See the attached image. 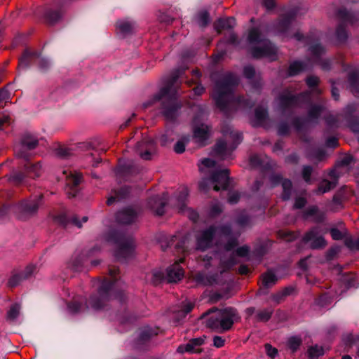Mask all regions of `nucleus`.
Here are the masks:
<instances>
[{
	"instance_id": "17",
	"label": "nucleus",
	"mask_w": 359,
	"mask_h": 359,
	"mask_svg": "<svg viewBox=\"0 0 359 359\" xmlns=\"http://www.w3.org/2000/svg\"><path fill=\"white\" fill-rule=\"evenodd\" d=\"M168 196L167 194H163L161 196H156L149 199L147 202L148 208L153 213L156 215H163L164 208L167 203Z\"/></svg>"
},
{
	"instance_id": "31",
	"label": "nucleus",
	"mask_w": 359,
	"mask_h": 359,
	"mask_svg": "<svg viewBox=\"0 0 359 359\" xmlns=\"http://www.w3.org/2000/svg\"><path fill=\"white\" fill-rule=\"evenodd\" d=\"M346 122L348 128L355 134V137L359 142V114L348 116Z\"/></svg>"
},
{
	"instance_id": "9",
	"label": "nucleus",
	"mask_w": 359,
	"mask_h": 359,
	"mask_svg": "<svg viewBox=\"0 0 359 359\" xmlns=\"http://www.w3.org/2000/svg\"><path fill=\"white\" fill-rule=\"evenodd\" d=\"M180 260H175V263L166 270V276L161 269H155L151 273L150 280L154 285H158L165 280L169 283H177L180 280Z\"/></svg>"
},
{
	"instance_id": "13",
	"label": "nucleus",
	"mask_w": 359,
	"mask_h": 359,
	"mask_svg": "<svg viewBox=\"0 0 359 359\" xmlns=\"http://www.w3.org/2000/svg\"><path fill=\"white\" fill-rule=\"evenodd\" d=\"M318 229L313 227L304 234L302 241L304 243L311 242L310 248L312 250L323 249L327 245V241L322 236H318Z\"/></svg>"
},
{
	"instance_id": "54",
	"label": "nucleus",
	"mask_w": 359,
	"mask_h": 359,
	"mask_svg": "<svg viewBox=\"0 0 359 359\" xmlns=\"http://www.w3.org/2000/svg\"><path fill=\"white\" fill-rule=\"evenodd\" d=\"M194 304L190 302H181V320L194 309Z\"/></svg>"
},
{
	"instance_id": "21",
	"label": "nucleus",
	"mask_w": 359,
	"mask_h": 359,
	"mask_svg": "<svg viewBox=\"0 0 359 359\" xmlns=\"http://www.w3.org/2000/svg\"><path fill=\"white\" fill-rule=\"evenodd\" d=\"M232 152L230 146L228 147L224 140H219L214 145L211 154L220 160H226L231 158Z\"/></svg>"
},
{
	"instance_id": "57",
	"label": "nucleus",
	"mask_w": 359,
	"mask_h": 359,
	"mask_svg": "<svg viewBox=\"0 0 359 359\" xmlns=\"http://www.w3.org/2000/svg\"><path fill=\"white\" fill-rule=\"evenodd\" d=\"M307 203V200L304 197L297 196L294 199L293 208L295 210H300L305 207Z\"/></svg>"
},
{
	"instance_id": "52",
	"label": "nucleus",
	"mask_w": 359,
	"mask_h": 359,
	"mask_svg": "<svg viewBox=\"0 0 359 359\" xmlns=\"http://www.w3.org/2000/svg\"><path fill=\"white\" fill-rule=\"evenodd\" d=\"M306 122H309L307 119H303L300 117H294L292 121V125L297 132H302L305 128Z\"/></svg>"
},
{
	"instance_id": "50",
	"label": "nucleus",
	"mask_w": 359,
	"mask_h": 359,
	"mask_svg": "<svg viewBox=\"0 0 359 359\" xmlns=\"http://www.w3.org/2000/svg\"><path fill=\"white\" fill-rule=\"evenodd\" d=\"M20 305L18 304H13L7 312V318L10 320H13L20 314Z\"/></svg>"
},
{
	"instance_id": "14",
	"label": "nucleus",
	"mask_w": 359,
	"mask_h": 359,
	"mask_svg": "<svg viewBox=\"0 0 359 359\" xmlns=\"http://www.w3.org/2000/svg\"><path fill=\"white\" fill-rule=\"evenodd\" d=\"M216 231L217 227L214 225H211L203 231L197 238V248L203 251L210 248L212 246Z\"/></svg>"
},
{
	"instance_id": "53",
	"label": "nucleus",
	"mask_w": 359,
	"mask_h": 359,
	"mask_svg": "<svg viewBox=\"0 0 359 359\" xmlns=\"http://www.w3.org/2000/svg\"><path fill=\"white\" fill-rule=\"evenodd\" d=\"M344 245L351 250L359 251V238L357 239L352 237L346 238Z\"/></svg>"
},
{
	"instance_id": "39",
	"label": "nucleus",
	"mask_w": 359,
	"mask_h": 359,
	"mask_svg": "<svg viewBox=\"0 0 359 359\" xmlns=\"http://www.w3.org/2000/svg\"><path fill=\"white\" fill-rule=\"evenodd\" d=\"M36 56L35 53H30L26 50L19 61V68L25 69L29 67V63L34 60Z\"/></svg>"
},
{
	"instance_id": "24",
	"label": "nucleus",
	"mask_w": 359,
	"mask_h": 359,
	"mask_svg": "<svg viewBox=\"0 0 359 359\" xmlns=\"http://www.w3.org/2000/svg\"><path fill=\"white\" fill-rule=\"evenodd\" d=\"M348 88L355 96L359 97V69L350 71L347 76Z\"/></svg>"
},
{
	"instance_id": "49",
	"label": "nucleus",
	"mask_w": 359,
	"mask_h": 359,
	"mask_svg": "<svg viewBox=\"0 0 359 359\" xmlns=\"http://www.w3.org/2000/svg\"><path fill=\"white\" fill-rule=\"evenodd\" d=\"M313 172V168L311 165H304L302 170V177L304 182L307 184H311V175Z\"/></svg>"
},
{
	"instance_id": "48",
	"label": "nucleus",
	"mask_w": 359,
	"mask_h": 359,
	"mask_svg": "<svg viewBox=\"0 0 359 359\" xmlns=\"http://www.w3.org/2000/svg\"><path fill=\"white\" fill-rule=\"evenodd\" d=\"M335 182L324 180L318 187V192L324 194L328 192L335 187Z\"/></svg>"
},
{
	"instance_id": "26",
	"label": "nucleus",
	"mask_w": 359,
	"mask_h": 359,
	"mask_svg": "<svg viewBox=\"0 0 359 359\" xmlns=\"http://www.w3.org/2000/svg\"><path fill=\"white\" fill-rule=\"evenodd\" d=\"M236 25V20L233 17L219 18L214 23V27L218 33L222 30L231 29Z\"/></svg>"
},
{
	"instance_id": "32",
	"label": "nucleus",
	"mask_w": 359,
	"mask_h": 359,
	"mask_svg": "<svg viewBox=\"0 0 359 359\" xmlns=\"http://www.w3.org/2000/svg\"><path fill=\"white\" fill-rule=\"evenodd\" d=\"M204 343V340L201 338H194L191 339L186 345L182 350V347L181 346V353L183 351L189 352V353H196L199 352L196 347L200 346Z\"/></svg>"
},
{
	"instance_id": "7",
	"label": "nucleus",
	"mask_w": 359,
	"mask_h": 359,
	"mask_svg": "<svg viewBox=\"0 0 359 359\" xmlns=\"http://www.w3.org/2000/svg\"><path fill=\"white\" fill-rule=\"evenodd\" d=\"M41 196L37 198L29 201H24L20 204L6 206L0 209V217H3L8 213L13 212L18 215V217L23 219L35 213L39 208Z\"/></svg>"
},
{
	"instance_id": "40",
	"label": "nucleus",
	"mask_w": 359,
	"mask_h": 359,
	"mask_svg": "<svg viewBox=\"0 0 359 359\" xmlns=\"http://www.w3.org/2000/svg\"><path fill=\"white\" fill-rule=\"evenodd\" d=\"M302 344V339L297 336H292L287 340V347L293 353L299 348Z\"/></svg>"
},
{
	"instance_id": "22",
	"label": "nucleus",
	"mask_w": 359,
	"mask_h": 359,
	"mask_svg": "<svg viewBox=\"0 0 359 359\" xmlns=\"http://www.w3.org/2000/svg\"><path fill=\"white\" fill-rule=\"evenodd\" d=\"M297 15V11L296 9H292L284 14L276 25V30L280 33H286Z\"/></svg>"
},
{
	"instance_id": "43",
	"label": "nucleus",
	"mask_w": 359,
	"mask_h": 359,
	"mask_svg": "<svg viewBox=\"0 0 359 359\" xmlns=\"http://www.w3.org/2000/svg\"><path fill=\"white\" fill-rule=\"evenodd\" d=\"M278 234L281 238L285 240L287 242H292L299 236V232L292 231L281 230L279 231Z\"/></svg>"
},
{
	"instance_id": "42",
	"label": "nucleus",
	"mask_w": 359,
	"mask_h": 359,
	"mask_svg": "<svg viewBox=\"0 0 359 359\" xmlns=\"http://www.w3.org/2000/svg\"><path fill=\"white\" fill-rule=\"evenodd\" d=\"M172 245H174L175 248H178L180 246V241L177 236H172L169 239L162 241L161 243L163 250H165L168 248H171Z\"/></svg>"
},
{
	"instance_id": "29",
	"label": "nucleus",
	"mask_w": 359,
	"mask_h": 359,
	"mask_svg": "<svg viewBox=\"0 0 359 359\" xmlns=\"http://www.w3.org/2000/svg\"><path fill=\"white\" fill-rule=\"evenodd\" d=\"M154 141L153 140H144L142 142L138 143L137 149L145 147L144 152L140 151V157L144 160H149L151 156V151L154 150Z\"/></svg>"
},
{
	"instance_id": "33",
	"label": "nucleus",
	"mask_w": 359,
	"mask_h": 359,
	"mask_svg": "<svg viewBox=\"0 0 359 359\" xmlns=\"http://www.w3.org/2000/svg\"><path fill=\"white\" fill-rule=\"evenodd\" d=\"M25 168L27 173L31 177H38L42 174L43 171L39 163L36 164H31L30 163H27L25 165Z\"/></svg>"
},
{
	"instance_id": "46",
	"label": "nucleus",
	"mask_w": 359,
	"mask_h": 359,
	"mask_svg": "<svg viewBox=\"0 0 359 359\" xmlns=\"http://www.w3.org/2000/svg\"><path fill=\"white\" fill-rule=\"evenodd\" d=\"M128 193V188H122L118 192H116L114 196H111L107 199V205H111L115 201H118L120 199L124 198Z\"/></svg>"
},
{
	"instance_id": "8",
	"label": "nucleus",
	"mask_w": 359,
	"mask_h": 359,
	"mask_svg": "<svg viewBox=\"0 0 359 359\" xmlns=\"http://www.w3.org/2000/svg\"><path fill=\"white\" fill-rule=\"evenodd\" d=\"M303 95L292 94L289 90H283L278 96V109L282 116L290 117L294 109L302 102Z\"/></svg>"
},
{
	"instance_id": "5",
	"label": "nucleus",
	"mask_w": 359,
	"mask_h": 359,
	"mask_svg": "<svg viewBox=\"0 0 359 359\" xmlns=\"http://www.w3.org/2000/svg\"><path fill=\"white\" fill-rule=\"evenodd\" d=\"M118 285L119 283L116 280L104 281L99 287L97 294L90 298V307L95 310L102 309L112 297H117L116 287Z\"/></svg>"
},
{
	"instance_id": "4",
	"label": "nucleus",
	"mask_w": 359,
	"mask_h": 359,
	"mask_svg": "<svg viewBox=\"0 0 359 359\" xmlns=\"http://www.w3.org/2000/svg\"><path fill=\"white\" fill-rule=\"evenodd\" d=\"M107 241L116 245L114 257L119 261H126L133 257L135 244L131 236L116 231L110 232Z\"/></svg>"
},
{
	"instance_id": "36",
	"label": "nucleus",
	"mask_w": 359,
	"mask_h": 359,
	"mask_svg": "<svg viewBox=\"0 0 359 359\" xmlns=\"http://www.w3.org/2000/svg\"><path fill=\"white\" fill-rule=\"evenodd\" d=\"M277 281L278 278L276 275L271 271H268L262 275V285L266 288L274 285Z\"/></svg>"
},
{
	"instance_id": "44",
	"label": "nucleus",
	"mask_w": 359,
	"mask_h": 359,
	"mask_svg": "<svg viewBox=\"0 0 359 359\" xmlns=\"http://www.w3.org/2000/svg\"><path fill=\"white\" fill-rule=\"evenodd\" d=\"M68 308L70 312L76 313L86 311L88 306H87L86 303L83 304L81 302L74 300L69 304Z\"/></svg>"
},
{
	"instance_id": "10",
	"label": "nucleus",
	"mask_w": 359,
	"mask_h": 359,
	"mask_svg": "<svg viewBox=\"0 0 359 359\" xmlns=\"http://www.w3.org/2000/svg\"><path fill=\"white\" fill-rule=\"evenodd\" d=\"M230 170L229 169L217 170L213 171L210 176V180L213 184V189L216 191L222 190H229L232 187V179L229 177Z\"/></svg>"
},
{
	"instance_id": "38",
	"label": "nucleus",
	"mask_w": 359,
	"mask_h": 359,
	"mask_svg": "<svg viewBox=\"0 0 359 359\" xmlns=\"http://www.w3.org/2000/svg\"><path fill=\"white\" fill-rule=\"evenodd\" d=\"M197 22L200 27L205 28L210 22L209 13L207 11H201L197 15Z\"/></svg>"
},
{
	"instance_id": "23",
	"label": "nucleus",
	"mask_w": 359,
	"mask_h": 359,
	"mask_svg": "<svg viewBox=\"0 0 359 359\" xmlns=\"http://www.w3.org/2000/svg\"><path fill=\"white\" fill-rule=\"evenodd\" d=\"M209 137L210 133L208 126L201 124L194 128V139L199 144L200 147L205 146Z\"/></svg>"
},
{
	"instance_id": "63",
	"label": "nucleus",
	"mask_w": 359,
	"mask_h": 359,
	"mask_svg": "<svg viewBox=\"0 0 359 359\" xmlns=\"http://www.w3.org/2000/svg\"><path fill=\"white\" fill-rule=\"evenodd\" d=\"M262 5L267 12H270L276 7V0H262Z\"/></svg>"
},
{
	"instance_id": "60",
	"label": "nucleus",
	"mask_w": 359,
	"mask_h": 359,
	"mask_svg": "<svg viewBox=\"0 0 359 359\" xmlns=\"http://www.w3.org/2000/svg\"><path fill=\"white\" fill-rule=\"evenodd\" d=\"M23 280L22 274H15L10 278L8 285L10 287H15Z\"/></svg>"
},
{
	"instance_id": "18",
	"label": "nucleus",
	"mask_w": 359,
	"mask_h": 359,
	"mask_svg": "<svg viewBox=\"0 0 359 359\" xmlns=\"http://www.w3.org/2000/svg\"><path fill=\"white\" fill-rule=\"evenodd\" d=\"M276 47L268 40L262 42V46H255L252 48V55L256 59L264 57H272L276 55Z\"/></svg>"
},
{
	"instance_id": "15",
	"label": "nucleus",
	"mask_w": 359,
	"mask_h": 359,
	"mask_svg": "<svg viewBox=\"0 0 359 359\" xmlns=\"http://www.w3.org/2000/svg\"><path fill=\"white\" fill-rule=\"evenodd\" d=\"M314 63L320 65L321 69L325 72L331 70L335 65L341 67L344 71H348L351 69V66L344 62V57L341 55L332 59L320 58L319 60H316Z\"/></svg>"
},
{
	"instance_id": "34",
	"label": "nucleus",
	"mask_w": 359,
	"mask_h": 359,
	"mask_svg": "<svg viewBox=\"0 0 359 359\" xmlns=\"http://www.w3.org/2000/svg\"><path fill=\"white\" fill-rule=\"evenodd\" d=\"M309 50L313 56L312 62L314 63L316 60H319L322 55L325 53L323 46L320 43H314L309 46Z\"/></svg>"
},
{
	"instance_id": "27",
	"label": "nucleus",
	"mask_w": 359,
	"mask_h": 359,
	"mask_svg": "<svg viewBox=\"0 0 359 359\" xmlns=\"http://www.w3.org/2000/svg\"><path fill=\"white\" fill-rule=\"evenodd\" d=\"M337 267L341 273L340 282L345 286V287L346 289H349L355 287L356 278L355 274L351 272L343 273H341V266L338 265Z\"/></svg>"
},
{
	"instance_id": "37",
	"label": "nucleus",
	"mask_w": 359,
	"mask_h": 359,
	"mask_svg": "<svg viewBox=\"0 0 359 359\" xmlns=\"http://www.w3.org/2000/svg\"><path fill=\"white\" fill-rule=\"evenodd\" d=\"M273 313V309H264L263 310H259L256 312L255 318L259 322H268Z\"/></svg>"
},
{
	"instance_id": "6",
	"label": "nucleus",
	"mask_w": 359,
	"mask_h": 359,
	"mask_svg": "<svg viewBox=\"0 0 359 359\" xmlns=\"http://www.w3.org/2000/svg\"><path fill=\"white\" fill-rule=\"evenodd\" d=\"M337 16L341 22L336 29V38L339 43H344L348 38L346 25L357 24L359 22V13L340 8L337 11Z\"/></svg>"
},
{
	"instance_id": "12",
	"label": "nucleus",
	"mask_w": 359,
	"mask_h": 359,
	"mask_svg": "<svg viewBox=\"0 0 359 359\" xmlns=\"http://www.w3.org/2000/svg\"><path fill=\"white\" fill-rule=\"evenodd\" d=\"M160 141L163 146H167L175 141L174 150L177 154H180V135L177 124L173 123L168 124L164 134L161 136Z\"/></svg>"
},
{
	"instance_id": "59",
	"label": "nucleus",
	"mask_w": 359,
	"mask_h": 359,
	"mask_svg": "<svg viewBox=\"0 0 359 359\" xmlns=\"http://www.w3.org/2000/svg\"><path fill=\"white\" fill-rule=\"evenodd\" d=\"M157 332L151 330L149 327H145L140 334V339L142 340H146L154 335H156Z\"/></svg>"
},
{
	"instance_id": "51",
	"label": "nucleus",
	"mask_w": 359,
	"mask_h": 359,
	"mask_svg": "<svg viewBox=\"0 0 359 359\" xmlns=\"http://www.w3.org/2000/svg\"><path fill=\"white\" fill-rule=\"evenodd\" d=\"M290 127L287 121H281L277 127V133L279 136H286L290 134Z\"/></svg>"
},
{
	"instance_id": "3",
	"label": "nucleus",
	"mask_w": 359,
	"mask_h": 359,
	"mask_svg": "<svg viewBox=\"0 0 359 359\" xmlns=\"http://www.w3.org/2000/svg\"><path fill=\"white\" fill-rule=\"evenodd\" d=\"M201 318L205 319L204 323L208 328L224 333L230 330L241 318L236 308L226 306L222 309L212 307L204 313Z\"/></svg>"
},
{
	"instance_id": "1",
	"label": "nucleus",
	"mask_w": 359,
	"mask_h": 359,
	"mask_svg": "<svg viewBox=\"0 0 359 359\" xmlns=\"http://www.w3.org/2000/svg\"><path fill=\"white\" fill-rule=\"evenodd\" d=\"M180 69L176 68L163 79V86L158 93L143 104L144 108L161 101L162 113L166 120L172 122L178 116L180 102Z\"/></svg>"
},
{
	"instance_id": "20",
	"label": "nucleus",
	"mask_w": 359,
	"mask_h": 359,
	"mask_svg": "<svg viewBox=\"0 0 359 359\" xmlns=\"http://www.w3.org/2000/svg\"><path fill=\"white\" fill-rule=\"evenodd\" d=\"M139 215V212L133 207H127L116 213V221L123 224H129L134 222Z\"/></svg>"
},
{
	"instance_id": "30",
	"label": "nucleus",
	"mask_w": 359,
	"mask_h": 359,
	"mask_svg": "<svg viewBox=\"0 0 359 359\" xmlns=\"http://www.w3.org/2000/svg\"><path fill=\"white\" fill-rule=\"evenodd\" d=\"M324 110V107L320 104H311L308 110L307 121L318 122V120L321 116Z\"/></svg>"
},
{
	"instance_id": "28",
	"label": "nucleus",
	"mask_w": 359,
	"mask_h": 359,
	"mask_svg": "<svg viewBox=\"0 0 359 359\" xmlns=\"http://www.w3.org/2000/svg\"><path fill=\"white\" fill-rule=\"evenodd\" d=\"M307 64L299 60H294L290 63L287 69V76H295L306 70Z\"/></svg>"
},
{
	"instance_id": "47",
	"label": "nucleus",
	"mask_w": 359,
	"mask_h": 359,
	"mask_svg": "<svg viewBox=\"0 0 359 359\" xmlns=\"http://www.w3.org/2000/svg\"><path fill=\"white\" fill-rule=\"evenodd\" d=\"M324 353L322 347L317 345L311 346L308 350V354L310 359H318L319 356L323 355Z\"/></svg>"
},
{
	"instance_id": "2",
	"label": "nucleus",
	"mask_w": 359,
	"mask_h": 359,
	"mask_svg": "<svg viewBox=\"0 0 359 359\" xmlns=\"http://www.w3.org/2000/svg\"><path fill=\"white\" fill-rule=\"evenodd\" d=\"M238 84L239 79L232 72L224 74L215 81L211 97L220 111L227 112L231 103L243 107L251 106L250 100L243 95H235L234 89Z\"/></svg>"
},
{
	"instance_id": "19",
	"label": "nucleus",
	"mask_w": 359,
	"mask_h": 359,
	"mask_svg": "<svg viewBox=\"0 0 359 359\" xmlns=\"http://www.w3.org/2000/svg\"><path fill=\"white\" fill-rule=\"evenodd\" d=\"M64 175H66V192L68 196L74 197L77 192V187L79 184L81 175L79 173H67V171L63 172Z\"/></svg>"
},
{
	"instance_id": "25",
	"label": "nucleus",
	"mask_w": 359,
	"mask_h": 359,
	"mask_svg": "<svg viewBox=\"0 0 359 359\" xmlns=\"http://www.w3.org/2000/svg\"><path fill=\"white\" fill-rule=\"evenodd\" d=\"M269 118V111L266 108L259 106L255 109V119L252 121V126L255 128L260 127Z\"/></svg>"
},
{
	"instance_id": "55",
	"label": "nucleus",
	"mask_w": 359,
	"mask_h": 359,
	"mask_svg": "<svg viewBox=\"0 0 359 359\" xmlns=\"http://www.w3.org/2000/svg\"><path fill=\"white\" fill-rule=\"evenodd\" d=\"M241 198V195L238 191H229L228 192V203L232 205L236 204Z\"/></svg>"
},
{
	"instance_id": "61",
	"label": "nucleus",
	"mask_w": 359,
	"mask_h": 359,
	"mask_svg": "<svg viewBox=\"0 0 359 359\" xmlns=\"http://www.w3.org/2000/svg\"><path fill=\"white\" fill-rule=\"evenodd\" d=\"M238 244V240L236 238H230L224 245V249L227 251L233 250Z\"/></svg>"
},
{
	"instance_id": "64",
	"label": "nucleus",
	"mask_w": 359,
	"mask_h": 359,
	"mask_svg": "<svg viewBox=\"0 0 359 359\" xmlns=\"http://www.w3.org/2000/svg\"><path fill=\"white\" fill-rule=\"evenodd\" d=\"M306 83L309 88H315L319 83V79L316 76H309L306 79Z\"/></svg>"
},
{
	"instance_id": "62",
	"label": "nucleus",
	"mask_w": 359,
	"mask_h": 359,
	"mask_svg": "<svg viewBox=\"0 0 359 359\" xmlns=\"http://www.w3.org/2000/svg\"><path fill=\"white\" fill-rule=\"evenodd\" d=\"M319 212V208L316 205H312L309 207L304 212V217L307 218L309 217H312L318 214Z\"/></svg>"
},
{
	"instance_id": "41",
	"label": "nucleus",
	"mask_w": 359,
	"mask_h": 359,
	"mask_svg": "<svg viewBox=\"0 0 359 359\" xmlns=\"http://www.w3.org/2000/svg\"><path fill=\"white\" fill-rule=\"evenodd\" d=\"M116 28L123 34L130 32L133 28V24L128 20H119L116 22Z\"/></svg>"
},
{
	"instance_id": "45",
	"label": "nucleus",
	"mask_w": 359,
	"mask_h": 359,
	"mask_svg": "<svg viewBox=\"0 0 359 359\" xmlns=\"http://www.w3.org/2000/svg\"><path fill=\"white\" fill-rule=\"evenodd\" d=\"M230 137L232 140L230 147L231 151H233L241 143L243 140V134L239 132H231Z\"/></svg>"
},
{
	"instance_id": "11",
	"label": "nucleus",
	"mask_w": 359,
	"mask_h": 359,
	"mask_svg": "<svg viewBox=\"0 0 359 359\" xmlns=\"http://www.w3.org/2000/svg\"><path fill=\"white\" fill-rule=\"evenodd\" d=\"M269 180L273 187L281 185L283 189L281 199L283 201H287L291 198L293 186L290 179L284 178L280 174H273L270 176Z\"/></svg>"
},
{
	"instance_id": "16",
	"label": "nucleus",
	"mask_w": 359,
	"mask_h": 359,
	"mask_svg": "<svg viewBox=\"0 0 359 359\" xmlns=\"http://www.w3.org/2000/svg\"><path fill=\"white\" fill-rule=\"evenodd\" d=\"M38 144V140L29 135L25 136L22 140L21 144L15 147V155L24 159H27L29 156L25 150L34 149Z\"/></svg>"
},
{
	"instance_id": "58",
	"label": "nucleus",
	"mask_w": 359,
	"mask_h": 359,
	"mask_svg": "<svg viewBox=\"0 0 359 359\" xmlns=\"http://www.w3.org/2000/svg\"><path fill=\"white\" fill-rule=\"evenodd\" d=\"M250 251V248L248 245H245L238 248L236 250V254L239 257H246L249 255Z\"/></svg>"
},
{
	"instance_id": "35",
	"label": "nucleus",
	"mask_w": 359,
	"mask_h": 359,
	"mask_svg": "<svg viewBox=\"0 0 359 359\" xmlns=\"http://www.w3.org/2000/svg\"><path fill=\"white\" fill-rule=\"evenodd\" d=\"M248 41L250 44H257L264 42L265 40L262 39L260 31L256 27H252L249 31Z\"/></svg>"
},
{
	"instance_id": "56",
	"label": "nucleus",
	"mask_w": 359,
	"mask_h": 359,
	"mask_svg": "<svg viewBox=\"0 0 359 359\" xmlns=\"http://www.w3.org/2000/svg\"><path fill=\"white\" fill-rule=\"evenodd\" d=\"M255 69L252 65H248L244 67L243 75L246 79L252 80L255 77Z\"/></svg>"
}]
</instances>
